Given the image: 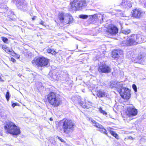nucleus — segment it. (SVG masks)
<instances>
[{"mask_svg": "<svg viewBox=\"0 0 146 146\" xmlns=\"http://www.w3.org/2000/svg\"><path fill=\"white\" fill-rule=\"evenodd\" d=\"M48 101L50 105L57 107L62 103L61 99L53 92H51L47 95Z\"/></svg>", "mask_w": 146, "mask_h": 146, "instance_id": "obj_1", "label": "nucleus"}, {"mask_svg": "<svg viewBox=\"0 0 146 146\" xmlns=\"http://www.w3.org/2000/svg\"><path fill=\"white\" fill-rule=\"evenodd\" d=\"M4 128L8 133L14 135H17L20 133L19 128L11 121L7 122Z\"/></svg>", "mask_w": 146, "mask_h": 146, "instance_id": "obj_2", "label": "nucleus"}, {"mask_svg": "<svg viewBox=\"0 0 146 146\" xmlns=\"http://www.w3.org/2000/svg\"><path fill=\"white\" fill-rule=\"evenodd\" d=\"M62 129L64 132L66 133H68L73 131L74 124L71 120L65 119L62 121Z\"/></svg>", "mask_w": 146, "mask_h": 146, "instance_id": "obj_3", "label": "nucleus"}, {"mask_svg": "<svg viewBox=\"0 0 146 146\" xmlns=\"http://www.w3.org/2000/svg\"><path fill=\"white\" fill-rule=\"evenodd\" d=\"M58 18L60 22L64 25L70 24L72 23L73 21L72 16L68 13H61L59 15Z\"/></svg>", "mask_w": 146, "mask_h": 146, "instance_id": "obj_4", "label": "nucleus"}, {"mask_svg": "<svg viewBox=\"0 0 146 146\" xmlns=\"http://www.w3.org/2000/svg\"><path fill=\"white\" fill-rule=\"evenodd\" d=\"M71 8L74 11L80 10L86 5L85 0H74L70 3Z\"/></svg>", "mask_w": 146, "mask_h": 146, "instance_id": "obj_5", "label": "nucleus"}, {"mask_svg": "<svg viewBox=\"0 0 146 146\" xmlns=\"http://www.w3.org/2000/svg\"><path fill=\"white\" fill-rule=\"evenodd\" d=\"M48 60L43 57H39L33 60L32 63L34 65L42 67L47 65L48 63Z\"/></svg>", "mask_w": 146, "mask_h": 146, "instance_id": "obj_6", "label": "nucleus"}, {"mask_svg": "<svg viewBox=\"0 0 146 146\" xmlns=\"http://www.w3.org/2000/svg\"><path fill=\"white\" fill-rule=\"evenodd\" d=\"M119 85L121 86L120 91L119 92L122 98L125 100L128 99L131 96L130 90L127 88L123 87L122 84H120Z\"/></svg>", "mask_w": 146, "mask_h": 146, "instance_id": "obj_7", "label": "nucleus"}, {"mask_svg": "<svg viewBox=\"0 0 146 146\" xmlns=\"http://www.w3.org/2000/svg\"><path fill=\"white\" fill-rule=\"evenodd\" d=\"M137 37L136 35H132L126 41H123V43H125V45L129 46L137 44V42L136 40Z\"/></svg>", "mask_w": 146, "mask_h": 146, "instance_id": "obj_8", "label": "nucleus"}, {"mask_svg": "<svg viewBox=\"0 0 146 146\" xmlns=\"http://www.w3.org/2000/svg\"><path fill=\"white\" fill-rule=\"evenodd\" d=\"M126 113L129 117H133L137 115L138 111L133 106L131 105L127 106Z\"/></svg>", "mask_w": 146, "mask_h": 146, "instance_id": "obj_9", "label": "nucleus"}, {"mask_svg": "<svg viewBox=\"0 0 146 146\" xmlns=\"http://www.w3.org/2000/svg\"><path fill=\"white\" fill-rule=\"evenodd\" d=\"M131 13L133 17L137 18H141L145 14V12L139 9H134Z\"/></svg>", "mask_w": 146, "mask_h": 146, "instance_id": "obj_10", "label": "nucleus"}, {"mask_svg": "<svg viewBox=\"0 0 146 146\" xmlns=\"http://www.w3.org/2000/svg\"><path fill=\"white\" fill-rule=\"evenodd\" d=\"M98 71L102 73H108L111 70L110 67L106 64H104L99 66L98 68Z\"/></svg>", "mask_w": 146, "mask_h": 146, "instance_id": "obj_11", "label": "nucleus"}, {"mask_svg": "<svg viewBox=\"0 0 146 146\" xmlns=\"http://www.w3.org/2000/svg\"><path fill=\"white\" fill-rule=\"evenodd\" d=\"M93 123V125L98 129V130L100 132L103 133L107 135H108V133L107 132L106 129L100 124L96 123L94 120L92 121Z\"/></svg>", "mask_w": 146, "mask_h": 146, "instance_id": "obj_12", "label": "nucleus"}, {"mask_svg": "<svg viewBox=\"0 0 146 146\" xmlns=\"http://www.w3.org/2000/svg\"><path fill=\"white\" fill-rule=\"evenodd\" d=\"M123 55V52L121 50H115L112 52V57L114 58H118L122 57Z\"/></svg>", "mask_w": 146, "mask_h": 146, "instance_id": "obj_13", "label": "nucleus"}, {"mask_svg": "<svg viewBox=\"0 0 146 146\" xmlns=\"http://www.w3.org/2000/svg\"><path fill=\"white\" fill-rule=\"evenodd\" d=\"M106 31L111 35H115L117 33L118 29L115 26H111L107 28Z\"/></svg>", "mask_w": 146, "mask_h": 146, "instance_id": "obj_14", "label": "nucleus"}, {"mask_svg": "<svg viewBox=\"0 0 146 146\" xmlns=\"http://www.w3.org/2000/svg\"><path fill=\"white\" fill-rule=\"evenodd\" d=\"M80 104L83 108L88 109L90 108L92 106V103L90 101L86 100L84 103H83L82 102H81Z\"/></svg>", "mask_w": 146, "mask_h": 146, "instance_id": "obj_15", "label": "nucleus"}, {"mask_svg": "<svg viewBox=\"0 0 146 146\" xmlns=\"http://www.w3.org/2000/svg\"><path fill=\"white\" fill-rule=\"evenodd\" d=\"M129 0H123L121 3V5L125 8L128 9L132 7L131 4Z\"/></svg>", "mask_w": 146, "mask_h": 146, "instance_id": "obj_16", "label": "nucleus"}, {"mask_svg": "<svg viewBox=\"0 0 146 146\" xmlns=\"http://www.w3.org/2000/svg\"><path fill=\"white\" fill-rule=\"evenodd\" d=\"M137 36L136 40L137 42V44L141 43L143 42L144 41V36H141L139 35H136Z\"/></svg>", "mask_w": 146, "mask_h": 146, "instance_id": "obj_17", "label": "nucleus"}, {"mask_svg": "<svg viewBox=\"0 0 146 146\" xmlns=\"http://www.w3.org/2000/svg\"><path fill=\"white\" fill-rule=\"evenodd\" d=\"M97 96L99 98H102L105 96L106 94L105 92L103 91H100L97 94Z\"/></svg>", "mask_w": 146, "mask_h": 146, "instance_id": "obj_18", "label": "nucleus"}, {"mask_svg": "<svg viewBox=\"0 0 146 146\" xmlns=\"http://www.w3.org/2000/svg\"><path fill=\"white\" fill-rule=\"evenodd\" d=\"M109 131L110 134L113 136L116 139H119V136H118V135L114 131H112L110 129L109 130Z\"/></svg>", "mask_w": 146, "mask_h": 146, "instance_id": "obj_19", "label": "nucleus"}, {"mask_svg": "<svg viewBox=\"0 0 146 146\" xmlns=\"http://www.w3.org/2000/svg\"><path fill=\"white\" fill-rule=\"evenodd\" d=\"M5 51L7 53H8L9 54L12 55H13V54H16L13 50L12 49L11 50H10L8 47L7 48V49H6L5 50Z\"/></svg>", "mask_w": 146, "mask_h": 146, "instance_id": "obj_20", "label": "nucleus"}, {"mask_svg": "<svg viewBox=\"0 0 146 146\" xmlns=\"http://www.w3.org/2000/svg\"><path fill=\"white\" fill-rule=\"evenodd\" d=\"M121 32L122 33L125 35H128L131 32V30L130 29H121Z\"/></svg>", "mask_w": 146, "mask_h": 146, "instance_id": "obj_21", "label": "nucleus"}, {"mask_svg": "<svg viewBox=\"0 0 146 146\" xmlns=\"http://www.w3.org/2000/svg\"><path fill=\"white\" fill-rule=\"evenodd\" d=\"M47 51L48 53H51L53 55L55 54L56 53V52L54 49L49 48L47 49Z\"/></svg>", "mask_w": 146, "mask_h": 146, "instance_id": "obj_22", "label": "nucleus"}, {"mask_svg": "<svg viewBox=\"0 0 146 146\" xmlns=\"http://www.w3.org/2000/svg\"><path fill=\"white\" fill-rule=\"evenodd\" d=\"M99 111L100 113L102 114L103 115H105L106 116L107 115V113L105 111L103 110L102 108L101 107L99 108H98Z\"/></svg>", "mask_w": 146, "mask_h": 146, "instance_id": "obj_23", "label": "nucleus"}, {"mask_svg": "<svg viewBox=\"0 0 146 146\" xmlns=\"http://www.w3.org/2000/svg\"><path fill=\"white\" fill-rule=\"evenodd\" d=\"M80 18L82 19H86L88 17V16L86 15H80L79 16Z\"/></svg>", "mask_w": 146, "mask_h": 146, "instance_id": "obj_24", "label": "nucleus"}, {"mask_svg": "<svg viewBox=\"0 0 146 146\" xmlns=\"http://www.w3.org/2000/svg\"><path fill=\"white\" fill-rule=\"evenodd\" d=\"M19 3L18 4L17 6L19 7L18 5H19L22 6L24 5V2L23 0H19Z\"/></svg>", "mask_w": 146, "mask_h": 146, "instance_id": "obj_25", "label": "nucleus"}, {"mask_svg": "<svg viewBox=\"0 0 146 146\" xmlns=\"http://www.w3.org/2000/svg\"><path fill=\"white\" fill-rule=\"evenodd\" d=\"M1 40L5 43H7L8 41V39L7 38L3 37H1Z\"/></svg>", "mask_w": 146, "mask_h": 146, "instance_id": "obj_26", "label": "nucleus"}, {"mask_svg": "<svg viewBox=\"0 0 146 146\" xmlns=\"http://www.w3.org/2000/svg\"><path fill=\"white\" fill-rule=\"evenodd\" d=\"M9 92L7 91L6 95V98L7 101H8L9 99Z\"/></svg>", "mask_w": 146, "mask_h": 146, "instance_id": "obj_27", "label": "nucleus"}, {"mask_svg": "<svg viewBox=\"0 0 146 146\" xmlns=\"http://www.w3.org/2000/svg\"><path fill=\"white\" fill-rule=\"evenodd\" d=\"M132 88L134 91L135 92H136L137 91V89L136 85L135 84H133L132 85Z\"/></svg>", "mask_w": 146, "mask_h": 146, "instance_id": "obj_28", "label": "nucleus"}, {"mask_svg": "<svg viewBox=\"0 0 146 146\" xmlns=\"http://www.w3.org/2000/svg\"><path fill=\"white\" fill-rule=\"evenodd\" d=\"M124 139L125 140H127V139L133 140V138L131 136H129L127 138H125Z\"/></svg>", "mask_w": 146, "mask_h": 146, "instance_id": "obj_29", "label": "nucleus"}, {"mask_svg": "<svg viewBox=\"0 0 146 146\" xmlns=\"http://www.w3.org/2000/svg\"><path fill=\"white\" fill-rule=\"evenodd\" d=\"M7 46L5 45H3L2 46V48L4 50L7 48Z\"/></svg>", "mask_w": 146, "mask_h": 146, "instance_id": "obj_30", "label": "nucleus"}, {"mask_svg": "<svg viewBox=\"0 0 146 146\" xmlns=\"http://www.w3.org/2000/svg\"><path fill=\"white\" fill-rule=\"evenodd\" d=\"M11 61L13 62H15L16 61V60L15 59V58H11Z\"/></svg>", "mask_w": 146, "mask_h": 146, "instance_id": "obj_31", "label": "nucleus"}, {"mask_svg": "<svg viewBox=\"0 0 146 146\" xmlns=\"http://www.w3.org/2000/svg\"><path fill=\"white\" fill-rule=\"evenodd\" d=\"M9 12H11V14H10L8 13V15L9 16H11V15H12L13 14V13L12 11H9Z\"/></svg>", "mask_w": 146, "mask_h": 146, "instance_id": "obj_32", "label": "nucleus"}, {"mask_svg": "<svg viewBox=\"0 0 146 146\" xmlns=\"http://www.w3.org/2000/svg\"><path fill=\"white\" fill-rule=\"evenodd\" d=\"M44 22L42 21L41 20V22L40 23V24H41L43 26H44Z\"/></svg>", "mask_w": 146, "mask_h": 146, "instance_id": "obj_33", "label": "nucleus"}, {"mask_svg": "<svg viewBox=\"0 0 146 146\" xmlns=\"http://www.w3.org/2000/svg\"><path fill=\"white\" fill-rule=\"evenodd\" d=\"M59 139L61 141V142H64V139H62L61 138L59 137Z\"/></svg>", "mask_w": 146, "mask_h": 146, "instance_id": "obj_34", "label": "nucleus"}, {"mask_svg": "<svg viewBox=\"0 0 146 146\" xmlns=\"http://www.w3.org/2000/svg\"><path fill=\"white\" fill-rule=\"evenodd\" d=\"M16 106V104L15 103H13L12 105L13 107H14Z\"/></svg>", "mask_w": 146, "mask_h": 146, "instance_id": "obj_35", "label": "nucleus"}, {"mask_svg": "<svg viewBox=\"0 0 146 146\" xmlns=\"http://www.w3.org/2000/svg\"><path fill=\"white\" fill-rule=\"evenodd\" d=\"M36 17L34 16L33 18H32V20H34L35 19V17Z\"/></svg>", "mask_w": 146, "mask_h": 146, "instance_id": "obj_36", "label": "nucleus"}, {"mask_svg": "<svg viewBox=\"0 0 146 146\" xmlns=\"http://www.w3.org/2000/svg\"><path fill=\"white\" fill-rule=\"evenodd\" d=\"M51 121H52L53 120V119H52V117H50V119H49Z\"/></svg>", "mask_w": 146, "mask_h": 146, "instance_id": "obj_37", "label": "nucleus"}, {"mask_svg": "<svg viewBox=\"0 0 146 146\" xmlns=\"http://www.w3.org/2000/svg\"><path fill=\"white\" fill-rule=\"evenodd\" d=\"M3 81L2 80V78H1V76H0V81Z\"/></svg>", "mask_w": 146, "mask_h": 146, "instance_id": "obj_38", "label": "nucleus"}, {"mask_svg": "<svg viewBox=\"0 0 146 146\" xmlns=\"http://www.w3.org/2000/svg\"><path fill=\"white\" fill-rule=\"evenodd\" d=\"M3 81L2 80V78H1V76H0V81Z\"/></svg>", "mask_w": 146, "mask_h": 146, "instance_id": "obj_39", "label": "nucleus"}, {"mask_svg": "<svg viewBox=\"0 0 146 146\" xmlns=\"http://www.w3.org/2000/svg\"><path fill=\"white\" fill-rule=\"evenodd\" d=\"M102 20H103V15H101Z\"/></svg>", "mask_w": 146, "mask_h": 146, "instance_id": "obj_40", "label": "nucleus"}]
</instances>
